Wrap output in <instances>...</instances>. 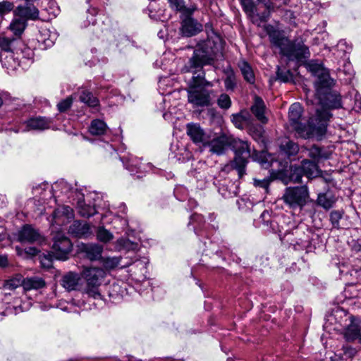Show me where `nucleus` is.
<instances>
[{
	"mask_svg": "<svg viewBox=\"0 0 361 361\" xmlns=\"http://www.w3.org/2000/svg\"><path fill=\"white\" fill-rule=\"evenodd\" d=\"M224 44L221 37L216 33H213L207 40L198 44L193 56L189 61L188 71L193 73L189 82H194L206 89L213 86L212 82L205 79L202 68L204 65L209 64L222 56Z\"/></svg>",
	"mask_w": 361,
	"mask_h": 361,
	"instance_id": "nucleus-1",
	"label": "nucleus"
},
{
	"mask_svg": "<svg viewBox=\"0 0 361 361\" xmlns=\"http://www.w3.org/2000/svg\"><path fill=\"white\" fill-rule=\"evenodd\" d=\"M303 108L298 102L290 105L288 110V125L297 137L309 139L317 137L320 139L326 132L327 121L331 116L329 109L322 108L316 111L315 118L305 123L302 117Z\"/></svg>",
	"mask_w": 361,
	"mask_h": 361,
	"instance_id": "nucleus-2",
	"label": "nucleus"
},
{
	"mask_svg": "<svg viewBox=\"0 0 361 361\" xmlns=\"http://www.w3.org/2000/svg\"><path fill=\"white\" fill-rule=\"evenodd\" d=\"M271 45V47L279 50L281 58L296 64L303 63L310 57L309 47L305 44V39L301 37L290 39L283 30H280L271 24L264 26Z\"/></svg>",
	"mask_w": 361,
	"mask_h": 361,
	"instance_id": "nucleus-3",
	"label": "nucleus"
},
{
	"mask_svg": "<svg viewBox=\"0 0 361 361\" xmlns=\"http://www.w3.org/2000/svg\"><path fill=\"white\" fill-rule=\"evenodd\" d=\"M80 275L86 283L83 293L94 299H102L99 288L106 276V271L99 267H86Z\"/></svg>",
	"mask_w": 361,
	"mask_h": 361,
	"instance_id": "nucleus-4",
	"label": "nucleus"
},
{
	"mask_svg": "<svg viewBox=\"0 0 361 361\" xmlns=\"http://www.w3.org/2000/svg\"><path fill=\"white\" fill-rule=\"evenodd\" d=\"M73 245L71 240L64 234L57 233L54 237L52 250L47 255H43L41 263L43 266L49 267L54 259L66 260L72 250Z\"/></svg>",
	"mask_w": 361,
	"mask_h": 361,
	"instance_id": "nucleus-5",
	"label": "nucleus"
},
{
	"mask_svg": "<svg viewBox=\"0 0 361 361\" xmlns=\"http://www.w3.org/2000/svg\"><path fill=\"white\" fill-rule=\"evenodd\" d=\"M188 102L195 108L208 107L212 106L214 97V92L201 87L194 82H188L186 89Z\"/></svg>",
	"mask_w": 361,
	"mask_h": 361,
	"instance_id": "nucleus-6",
	"label": "nucleus"
},
{
	"mask_svg": "<svg viewBox=\"0 0 361 361\" xmlns=\"http://www.w3.org/2000/svg\"><path fill=\"white\" fill-rule=\"evenodd\" d=\"M245 12L255 21H267L274 11L273 2L269 0H257L254 4L251 0H240Z\"/></svg>",
	"mask_w": 361,
	"mask_h": 361,
	"instance_id": "nucleus-7",
	"label": "nucleus"
},
{
	"mask_svg": "<svg viewBox=\"0 0 361 361\" xmlns=\"http://www.w3.org/2000/svg\"><path fill=\"white\" fill-rule=\"evenodd\" d=\"M231 146L235 153L231 166L238 171V176L241 178L245 174V166L251 155L250 147L247 141L240 139H232Z\"/></svg>",
	"mask_w": 361,
	"mask_h": 361,
	"instance_id": "nucleus-8",
	"label": "nucleus"
},
{
	"mask_svg": "<svg viewBox=\"0 0 361 361\" xmlns=\"http://www.w3.org/2000/svg\"><path fill=\"white\" fill-rule=\"evenodd\" d=\"M261 220L264 226V230L267 232L278 233L280 238H286L288 234H297L298 231L302 229L299 226H293L291 228L285 229L281 223H285L284 219L271 217L267 210H264L260 215Z\"/></svg>",
	"mask_w": 361,
	"mask_h": 361,
	"instance_id": "nucleus-9",
	"label": "nucleus"
},
{
	"mask_svg": "<svg viewBox=\"0 0 361 361\" xmlns=\"http://www.w3.org/2000/svg\"><path fill=\"white\" fill-rule=\"evenodd\" d=\"M310 195L306 185L286 188L282 196L283 202L290 209H302L308 202Z\"/></svg>",
	"mask_w": 361,
	"mask_h": 361,
	"instance_id": "nucleus-10",
	"label": "nucleus"
},
{
	"mask_svg": "<svg viewBox=\"0 0 361 361\" xmlns=\"http://www.w3.org/2000/svg\"><path fill=\"white\" fill-rule=\"evenodd\" d=\"M54 197L55 201H57V198H61V201L64 199L68 200L70 202L75 200L77 198L84 197V194L81 192L78 188H74L67 181L61 179L53 185L51 187V191H49Z\"/></svg>",
	"mask_w": 361,
	"mask_h": 361,
	"instance_id": "nucleus-11",
	"label": "nucleus"
},
{
	"mask_svg": "<svg viewBox=\"0 0 361 361\" xmlns=\"http://www.w3.org/2000/svg\"><path fill=\"white\" fill-rule=\"evenodd\" d=\"M26 24H9L7 30L11 32L14 37L16 38V42L13 44L14 52L19 58L21 55L23 59L32 61L34 57V51L18 39L20 37L25 30Z\"/></svg>",
	"mask_w": 361,
	"mask_h": 361,
	"instance_id": "nucleus-12",
	"label": "nucleus"
},
{
	"mask_svg": "<svg viewBox=\"0 0 361 361\" xmlns=\"http://www.w3.org/2000/svg\"><path fill=\"white\" fill-rule=\"evenodd\" d=\"M52 119L44 116H37L29 118L20 126L14 129L15 133L27 132L30 130L42 131L51 128Z\"/></svg>",
	"mask_w": 361,
	"mask_h": 361,
	"instance_id": "nucleus-13",
	"label": "nucleus"
},
{
	"mask_svg": "<svg viewBox=\"0 0 361 361\" xmlns=\"http://www.w3.org/2000/svg\"><path fill=\"white\" fill-rule=\"evenodd\" d=\"M13 15L16 20L12 23H20V21H36L40 20L39 18V12L38 8L33 5L18 6L13 11ZM52 18L47 20L41 19L42 21H51Z\"/></svg>",
	"mask_w": 361,
	"mask_h": 361,
	"instance_id": "nucleus-14",
	"label": "nucleus"
},
{
	"mask_svg": "<svg viewBox=\"0 0 361 361\" xmlns=\"http://www.w3.org/2000/svg\"><path fill=\"white\" fill-rule=\"evenodd\" d=\"M231 137L221 133L212 137L209 136L204 147H208L212 153L221 155L225 153L228 147L231 145Z\"/></svg>",
	"mask_w": 361,
	"mask_h": 361,
	"instance_id": "nucleus-15",
	"label": "nucleus"
},
{
	"mask_svg": "<svg viewBox=\"0 0 361 361\" xmlns=\"http://www.w3.org/2000/svg\"><path fill=\"white\" fill-rule=\"evenodd\" d=\"M36 39L39 44L44 45L41 49L52 46L58 37V33L51 24H39L37 27Z\"/></svg>",
	"mask_w": 361,
	"mask_h": 361,
	"instance_id": "nucleus-16",
	"label": "nucleus"
},
{
	"mask_svg": "<svg viewBox=\"0 0 361 361\" xmlns=\"http://www.w3.org/2000/svg\"><path fill=\"white\" fill-rule=\"evenodd\" d=\"M74 218L73 209L67 205H59L52 214L51 225L62 226Z\"/></svg>",
	"mask_w": 361,
	"mask_h": 361,
	"instance_id": "nucleus-17",
	"label": "nucleus"
},
{
	"mask_svg": "<svg viewBox=\"0 0 361 361\" xmlns=\"http://www.w3.org/2000/svg\"><path fill=\"white\" fill-rule=\"evenodd\" d=\"M125 168L131 174L143 173L152 169V164L149 163H141L140 159L133 155L121 158Z\"/></svg>",
	"mask_w": 361,
	"mask_h": 361,
	"instance_id": "nucleus-18",
	"label": "nucleus"
},
{
	"mask_svg": "<svg viewBox=\"0 0 361 361\" xmlns=\"http://www.w3.org/2000/svg\"><path fill=\"white\" fill-rule=\"evenodd\" d=\"M171 8L178 11L181 13L182 23H197V20H195L192 16L197 11V7L192 6L185 7L184 0H168Z\"/></svg>",
	"mask_w": 361,
	"mask_h": 361,
	"instance_id": "nucleus-19",
	"label": "nucleus"
},
{
	"mask_svg": "<svg viewBox=\"0 0 361 361\" xmlns=\"http://www.w3.org/2000/svg\"><path fill=\"white\" fill-rule=\"evenodd\" d=\"M187 134L194 143L202 144L204 147L209 137L204 130L197 123H188L186 126Z\"/></svg>",
	"mask_w": 361,
	"mask_h": 361,
	"instance_id": "nucleus-20",
	"label": "nucleus"
},
{
	"mask_svg": "<svg viewBox=\"0 0 361 361\" xmlns=\"http://www.w3.org/2000/svg\"><path fill=\"white\" fill-rule=\"evenodd\" d=\"M77 209L78 214L85 218H90V216L94 215L96 213H99V209L101 208V205L97 202L95 200V203L94 205H90L86 204L84 200V197L80 198H77Z\"/></svg>",
	"mask_w": 361,
	"mask_h": 361,
	"instance_id": "nucleus-21",
	"label": "nucleus"
},
{
	"mask_svg": "<svg viewBox=\"0 0 361 361\" xmlns=\"http://www.w3.org/2000/svg\"><path fill=\"white\" fill-rule=\"evenodd\" d=\"M251 111L259 122L264 124L267 123L268 118L265 116L266 106L264 101L259 97H255L254 103L251 106Z\"/></svg>",
	"mask_w": 361,
	"mask_h": 361,
	"instance_id": "nucleus-22",
	"label": "nucleus"
},
{
	"mask_svg": "<svg viewBox=\"0 0 361 361\" xmlns=\"http://www.w3.org/2000/svg\"><path fill=\"white\" fill-rule=\"evenodd\" d=\"M69 233L77 238H87L91 235L90 226L87 223H83L80 221H75L73 224L69 227Z\"/></svg>",
	"mask_w": 361,
	"mask_h": 361,
	"instance_id": "nucleus-23",
	"label": "nucleus"
},
{
	"mask_svg": "<svg viewBox=\"0 0 361 361\" xmlns=\"http://www.w3.org/2000/svg\"><path fill=\"white\" fill-rule=\"evenodd\" d=\"M39 234L30 225H25L18 232V238L21 243H33L38 240Z\"/></svg>",
	"mask_w": 361,
	"mask_h": 361,
	"instance_id": "nucleus-24",
	"label": "nucleus"
},
{
	"mask_svg": "<svg viewBox=\"0 0 361 361\" xmlns=\"http://www.w3.org/2000/svg\"><path fill=\"white\" fill-rule=\"evenodd\" d=\"M7 54L5 56L1 55V61L2 65L8 70H16L20 63V61L14 52L13 46L11 51H4Z\"/></svg>",
	"mask_w": 361,
	"mask_h": 361,
	"instance_id": "nucleus-25",
	"label": "nucleus"
},
{
	"mask_svg": "<svg viewBox=\"0 0 361 361\" xmlns=\"http://www.w3.org/2000/svg\"><path fill=\"white\" fill-rule=\"evenodd\" d=\"M80 276L75 272L69 271L61 279V285L67 290H75L79 285Z\"/></svg>",
	"mask_w": 361,
	"mask_h": 361,
	"instance_id": "nucleus-26",
	"label": "nucleus"
},
{
	"mask_svg": "<svg viewBox=\"0 0 361 361\" xmlns=\"http://www.w3.org/2000/svg\"><path fill=\"white\" fill-rule=\"evenodd\" d=\"M46 286L44 280L39 276H32L23 279V288L25 291L39 290Z\"/></svg>",
	"mask_w": 361,
	"mask_h": 361,
	"instance_id": "nucleus-27",
	"label": "nucleus"
},
{
	"mask_svg": "<svg viewBox=\"0 0 361 361\" xmlns=\"http://www.w3.org/2000/svg\"><path fill=\"white\" fill-rule=\"evenodd\" d=\"M315 77L317 79L314 82V86L318 92H322L324 89H329L333 84V80L330 78L329 71L326 68Z\"/></svg>",
	"mask_w": 361,
	"mask_h": 361,
	"instance_id": "nucleus-28",
	"label": "nucleus"
},
{
	"mask_svg": "<svg viewBox=\"0 0 361 361\" xmlns=\"http://www.w3.org/2000/svg\"><path fill=\"white\" fill-rule=\"evenodd\" d=\"M300 167L302 169L304 176L308 178L317 177L321 173L317 164L313 161L305 159L302 161Z\"/></svg>",
	"mask_w": 361,
	"mask_h": 361,
	"instance_id": "nucleus-29",
	"label": "nucleus"
},
{
	"mask_svg": "<svg viewBox=\"0 0 361 361\" xmlns=\"http://www.w3.org/2000/svg\"><path fill=\"white\" fill-rule=\"evenodd\" d=\"M102 247L97 244H87L83 246V252L91 261L97 260L102 256Z\"/></svg>",
	"mask_w": 361,
	"mask_h": 361,
	"instance_id": "nucleus-30",
	"label": "nucleus"
},
{
	"mask_svg": "<svg viewBox=\"0 0 361 361\" xmlns=\"http://www.w3.org/2000/svg\"><path fill=\"white\" fill-rule=\"evenodd\" d=\"M80 101L91 108L98 110L99 101L93 94L87 90H82L80 95Z\"/></svg>",
	"mask_w": 361,
	"mask_h": 361,
	"instance_id": "nucleus-31",
	"label": "nucleus"
},
{
	"mask_svg": "<svg viewBox=\"0 0 361 361\" xmlns=\"http://www.w3.org/2000/svg\"><path fill=\"white\" fill-rule=\"evenodd\" d=\"M108 128L106 124L99 119L93 120L89 127L90 133L94 135L105 134Z\"/></svg>",
	"mask_w": 361,
	"mask_h": 361,
	"instance_id": "nucleus-32",
	"label": "nucleus"
},
{
	"mask_svg": "<svg viewBox=\"0 0 361 361\" xmlns=\"http://www.w3.org/2000/svg\"><path fill=\"white\" fill-rule=\"evenodd\" d=\"M336 198L334 195H329L326 193H320L317 199V204L324 209H329L336 203Z\"/></svg>",
	"mask_w": 361,
	"mask_h": 361,
	"instance_id": "nucleus-33",
	"label": "nucleus"
},
{
	"mask_svg": "<svg viewBox=\"0 0 361 361\" xmlns=\"http://www.w3.org/2000/svg\"><path fill=\"white\" fill-rule=\"evenodd\" d=\"M202 30V24H182L181 35L183 37H192Z\"/></svg>",
	"mask_w": 361,
	"mask_h": 361,
	"instance_id": "nucleus-34",
	"label": "nucleus"
},
{
	"mask_svg": "<svg viewBox=\"0 0 361 361\" xmlns=\"http://www.w3.org/2000/svg\"><path fill=\"white\" fill-rule=\"evenodd\" d=\"M16 42V38L9 36L6 32L0 33V49L2 51H11L12 47Z\"/></svg>",
	"mask_w": 361,
	"mask_h": 361,
	"instance_id": "nucleus-35",
	"label": "nucleus"
},
{
	"mask_svg": "<svg viewBox=\"0 0 361 361\" xmlns=\"http://www.w3.org/2000/svg\"><path fill=\"white\" fill-rule=\"evenodd\" d=\"M239 67L245 80L251 84L254 83L255 80V75L250 64L243 61L240 63Z\"/></svg>",
	"mask_w": 361,
	"mask_h": 361,
	"instance_id": "nucleus-36",
	"label": "nucleus"
},
{
	"mask_svg": "<svg viewBox=\"0 0 361 361\" xmlns=\"http://www.w3.org/2000/svg\"><path fill=\"white\" fill-rule=\"evenodd\" d=\"M192 224L194 231L197 235H200V232L202 231L204 225V220L201 214H194L190 216L189 225Z\"/></svg>",
	"mask_w": 361,
	"mask_h": 361,
	"instance_id": "nucleus-37",
	"label": "nucleus"
},
{
	"mask_svg": "<svg viewBox=\"0 0 361 361\" xmlns=\"http://www.w3.org/2000/svg\"><path fill=\"white\" fill-rule=\"evenodd\" d=\"M121 258L120 257H106L102 259L104 267L107 270H111L117 267H121Z\"/></svg>",
	"mask_w": 361,
	"mask_h": 361,
	"instance_id": "nucleus-38",
	"label": "nucleus"
},
{
	"mask_svg": "<svg viewBox=\"0 0 361 361\" xmlns=\"http://www.w3.org/2000/svg\"><path fill=\"white\" fill-rule=\"evenodd\" d=\"M116 247L118 250H135L137 247V244L128 239L121 238L117 240L116 243Z\"/></svg>",
	"mask_w": 361,
	"mask_h": 361,
	"instance_id": "nucleus-39",
	"label": "nucleus"
},
{
	"mask_svg": "<svg viewBox=\"0 0 361 361\" xmlns=\"http://www.w3.org/2000/svg\"><path fill=\"white\" fill-rule=\"evenodd\" d=\"M326 105L329 109H338L341 107V99L338 94L330 93L326 95Z\"/></svg>",
	"mask_w": 361,
	"mask_h": 361,
	"instance_id": "nucleus-40",
	"label": "nucleus"
},
{
	"mask_svg": "<svg viewBox=\"0 0 361 361\" xmlns=\"http://www.w3.org/2000/svg\"><path fill=\"white\" fill-rule=\"evenodd\" d=\"M15 5L8 1H0V20H4L5 16L15 10Z\"/></svg>",
	"mask_w": 361,
	"mask_h": 361,
	"instance_id": "nucleus-41",
	"label": "nucleus"
},
{
	"mask_svg": "<svg viewBox=\"0 0 361 361\" xmlns=\"http://www.w3.org/2000/svg\"><path fill=\"white\" fill-rule=\"evenodd\" d=\"M124 290L118 283H114L109 286L108 294L111 299L117 300L122 297Z\"/></svg>",
	"mask_w": 361,
	"mask_h": 361,
	"instance_id": "nucleus-42",
	"label": "nucleus"
},
{
	"mask_svg": "<svg viewBox=\"0 0 361 361\" xmlns=\"http://www.w3.org/2000/svg\"><path fill=\"white\" fill-rule=\"evenodd\" d=\"M280 147L288 157L295 155L299 151L298 145L290 140H288L285 144L281 145Z\"/></svg>",
	"mask_w": 361,
	"mask_h": 361,
	"instance_id": "nucleus-43",
	"label": "nucleus"
},
{
	"mask_svg": "<svg viewBox=\"0 0 361 361\" xmlns=\"http://www.w3.org/2000/svg\"><path fill=\"white\" fill-rule=\"evenodd\" d=\"M97 238L102 243H108L114 238V235L104 226H99L97 231Z\"/></svg>",
	"mask_w": 361,
	"mask_h": 361,
	"instance_id": "nucleus-44",
	"label": "nucleus"
},
{
	"mask_svg": "<svg viewBox=\"0 0 361 361\" xmlns=\"http://www.w3.org/2000/svg\"><path fill=\"white\" fill-rule=\"evenodd\" d=\"M149 264V259L147 257H142L140 259L136 258L131 262L126 263L121 267V268L133 266L135 268L139 269L141 272L147 269V266Z\"/></svg>",
	"mask_w": 361,
	"mask_h": 361,
	"instance_id": "nucleus-45",
	"label": "nucleus"
},
{
	"mask_svg": "<svg viewBox=\"0 0 361 361\" xmlns=\"http://www.w3.org/2000/svg\"><path fill=\"white\" fill-rule=\"evenodd\" d=\"M31 307V302H23L21 298H15L13 300V308L15 310V312L19 313L21 312L28 310Z\"/></svg>",
	"mask_w": 361,
	"mask_h": 361,
	"instance_id": "nucleus-46",
	"label": "nucleus"
},
{
	"mask_svg": "<svg viewBox=\"0 0 361 361\" xmlns=\"http://www.w3.org/2000/svg\"><path fill=\"white\" fill-rule=\"evenodd\" d=\"M20 286H23V279L20 276H16L6 280L4 283L3 288L4 290H13Z\"/></svg>",
	"mask_w": 361,
	"mask_h": 361,
	"instance_id": "nucleus-47",
	"label": "nucleus"
},
{
	"mask_svg": "<svg viewBox=\"0 0 361 361\" xmlns=\"http://www.w3.org/2000/svg\"><path fill=\"white\" fill-rule=\"evenodd\" d=\"M303 176L302 169L296 166H291L290 173L289 176L290 182H293L294 183H300Z\"/></svg>",
	"mask_w": 361,
	"mask_h": 361,
	"instance_id": "nucleus-48",
	"label": "nucleus"
},
{
	"mask_svg": "<svg viewBox=\"0 0 361 361\" xmlns=\"http://www.w3.org/2000/svg\"><path fill=\"white\" fill-rule=\"evenodd\" d=\"M343 210H334L330 213V221L334 228H340L339 221L343 218Z\"/></svg>",
	"mask_w": 361,
	"mask_h": 361,
	"instance_id": "nucleus-49",
	"label": "nucleus"
},
{
	"mask_svg": "<svg viewBox=\"0 0 361 361\" xmlns=\"http://www.w3.org/2000/svg\"><path fill=\"white\" fill-rule=\"evenodd\" d=\"M276 76L279 80L283 82H287L293 78V75L289 70L281 68L279 66L277 68Z\"/></svg>",
	"mask_w": 361,
	"mask_h": 361,
	"instance_id": "nucleus-50",
	"label": "nucleus"
},
{
	"mask_svg": "<svg viewBox=\"0 0 361 361\" xmlns=\"http://www.w3.org/2000/svg\"><path fill=\"white\" fill-rule=\"evenodd\" d=\"M217 104L221 109H228L231 106L230 97L226 94H221L217 99Z\"/></svg>",
	"mask_w": 361,
	"mask_h": 361,
	"instance_id": "nucleus-51",
	"label": "nucleus"
},
{
	"mask_svg": "<svg viewBox=\"0 0 361 361\" xmlns=\"http://www.w3.org/2000/svg\"><path fill=\"white\" fill-rule=\"evenodd\" d=\"M173 193L176 197L180 201L186 200L188 195V189L183 185L176 186L174 189Z\"/></svg>",
	"mask_w": 361,
	"mask_h": 361,
	"instance_id": "nucleus-52",
	"label": "nucleus"
},
{
	"mask_svg": "<svg viewBox=\"0 0 361 361\" xmlns=\"http://www.w3.org/2000/svg\"><path fill=\"white\" fill-rule=\"evenodd\" d=\"M307 68L314 76L318 75L320 73L324 71V69H325L321 64H319L314 61H310L307 64Z\"/></svg>",
	"mask_w": 361,
	"mask_h": 361,
	"instance_id": "nucleus-53",
	"label": "nucleus"
},
{
	"mask_svg": "<svg viewBox=\"0 0 361 361\" xmlns=\"http://www.w3.org/2000/svg\"><path fill=\"white\" fill-rule=\"evenodd\" d=\"M308 156L313 159V161H316L319 160L321 158L324 157L322 154V150L320 147L317 146H312L310 149H309Z\"/></svg>",
	"mask_w": 361,
	"mask_h": 361,
	"instance_id": "nucleus-54",
	"label": "nucleus"
},
{
	"mask_svg": "<svg viewBox=\"0 0 361 361\" xmlns=\"http://www.w3.org/2000/svg\"><path fill=\"white\" fill-rule=\"evenodd\" d=\"M73 99L72 97H68L65 99L61 100L57 104V109L59 112L63 113L66 112L68 109L71 108L72 106Z\"/></svg>",
	"mask_w": 361,
	"mask_h": 361,
	"instance_id": "nucleus-55",
	"label": "nucleus"
},
{
	"mask_svg": "<svg viewBox=\"0 0 361 361\" xmlns=\"http://www.w3.org/2000/svg\"><path fill=\"white\" fill-rule=\"evenodd\" d=\"M224 85L227 90H233L235 86V78L233 75H229L224 80Z\"/></svg>",
	"mask_w": 361,
	"mask_h": 361,
	"instance_id": "nucleus-56",
	"label": "nucleus"
},
{
	"mask_svg": "<svg viewBox=\"0 0 361 361\" xmlns=\"http://www.w3.org/2000/svg\"><path fill=\"white\" fill-rule=\"evenodd\" d=\"M268 157L269 159L267 158V154L263 152L260 154L261 159L259 160V163L261 166L264 169H267L271 166L272 159L269 155Z\"/></svg>",
	"mask_w": 361,
	"mask_h": 361,
	"instance_id": "nucleus-57",
	"label": "nucleus"
},
{
	"mask_svg": "<svg viewBox=\"0 0 361 361\" xmlns=\"http://www.w3.org/2000/svg\"><path fill=\"white\" fill-rule=\"evenodd\" d=\"M254 184L257 187H260V188H264L265 190H267L269 185V180L268 179H263V180L255 179Z\"/></svg>",
	"mask_w": 361,
	"mask_h": 361,
	"instance_id": "nucleus-58",
	"label": "nucleus"
},
{
	"mask_svg": "<svg viewBox=\"0 0 361 361\" xmlns=\"http://www.w3.org/2000/svg\"><path fill=\"white\" fill-rule=\"evenodd\" d=\"M337 47L342 52H347L351 49V47L347 44V42L345 39H341L337 44Z\"/></svg>",
	"mask_w": 361,
	"mask_h": 361,
	"instance_id": "nucleus-59",
	"label": "nucleus"
},
{
	"mask_svg": "<svg viewBox=\"0 0 361 361\" xmlns=\"http://www.w3.org/2000/svg\"><path fill=\"white\" fill-rule=\"evenodd\" d=\"M219 193L225 198H228L233 196V192L227 191V188L225 185H222L219 188Z\"/></svg>",
	"mask_w": 361,
	"mask_h": 361,
	"instance_id": "nucleus-60",
	"label": "nucleus"
},
{
	"mask_svg": "<svg viewBox=\"0 0 361 361\" xmlns=\"http://www.w3.org/2000/svg\"><path fill=\"white\" fill-rule=\"evenodd\" d=\"M350 329H348L347 330L346 335L348 337H349L350 338H354L357 337L359 334V330L357 327H355L352 329V334L350 335Z\"/></svg>",
	"mask_w": 361,
	"mask_h": 361,
	"instance_id": "nucleus-61",
	"label": "nucleus"
},
{
	"mask_svg": "<svg viewBox=\"0 0 361 361\" xmlns=\"http://www.w3.org/2000/svg\"><path fill=\"white\" fill-rule=\"evenodd\" d=\"M271 2H273L274 6V9L276 7H279L281 4H286L288 0H269Z\"/></svg>",
	"mask_w": 361,
	"mask_h": 361,
	"instance_id": "nucleus-62",
	"label": "nucleus"
},
{
	"mask_svg": "<svg viewBox=\"0 0 361 361\" xmlns=\"http://www.w3.org/2000/svg\"><path fill=\"white\" fill-rule=\"evenodd\" d=\"M38 307L40 310H43V311H47L48 310H49L51 307H52V305H45L42 302H39L38 304Z\"/></svg>",
	"mask_w": 361,
	"mask_h": 361,
	"instance_id": "nucleus-63",
	"label": "nucleus"
},
{
	"mask_svg": "<svg viewBox=\"0 0 361 361\" xmlns=\"http://www.w3.org/2000/svg\"><path fill=\"white\" fill-rule=\"evenodd\" d=\"M8 264V259L6 256L0 255V267H6Z\"/></svg>",
	"mask_w": 361,
	"mask_h": 361,
	"instance_id": "nucleus-64",
	"label": "nucleus"
}]
</instances>
